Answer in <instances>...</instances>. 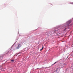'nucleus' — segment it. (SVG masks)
<instances>
[{"label":"nucleus","mask_w":73,"mask_h":73,"mask_svg":"<svg viewBox=\"0 0 73 73\" xmlns=\"http://www.w3.org/2000/svg\"><path fill=\"white\" fill-rule=\"evenodd\" d=\"M60 65H61L62 66V68H63V67H64V66H62V65H64V64H61Z\"/></svg>","instance_id":"5"},{"label":"nucleus","mask_w":73,"mask_h":73,"mask_svg":"<svg viewBox=\"0 0 73 73\" xmlns=\"http://www.w3.org/2000/svg\"><path fill=\"white\" fill-rule=\"evenodd\" d=\"M67 26H66L65 25L64 26L62 27V29H64V31H65V30H66V27Z\"/></svg>","instance_id":"1"},{"label":"nucleus","mask_w":73,"mask_h":73,"mask_svg":"<svg viewBox=\"0 0 73 73\" xmlns=\"http://www.w3.org/2000/svg\"><path fill=\"white\" fill-rule=\"evenodd\" d=\"M1 58H3V57L0 56V58H1Z\"/></svg>","instance_id":"8"},{"label":"nucleus","mask_w":73,"mask_h":73,"mask_svg":"<svg viewBox=\"0 0 73 73\" xmlns=\"http://www.w3.org/2000/svg\"><path fill=\"white\" fill-rule=\"evenodd\" d=\"M14 60H11V61H12V62H14Z\"/></svg>","instance_id":"7"},{"label":"nucleus","mask_w":73,"mask_h":73,"mask_svg":"<svg viewBox=\"0 0 73 73\" xmlns=\"http://www.w3.org/2000/svg\"><path fill=\"white\" fill-rule=\"evenodd\" d=\"M43 48H44V47H43L40 50V51H41V50H42L43 49Z\"/></svg>","instance_id":"4"},{"label":"nucleus","mask_w":73,"mask_h":73,"mask_svg":"<svg viewBox=\"0 0 73 73\" xmlns=\"http://www.w3.org/2000/svg\"><path fill=\"white\" fill-rule=\"evenodd\" d=\"M55 62L54 63L53 65H54V64H56V63H57V62Z\"/></svg>","instance_id":"6"},{"label":"nucleus","mask_w":73,"mask_h":73,"mask_svg":"<svg viewBox=\"0 0 73 73\" xmlns=\"http://www.w3.org/2000/svg\"><path fill=\"white\" fill-rule=\"evenodd\" d=\"M71 23V21H68L67 23V24L68 25V26H69V24H70Z\"/></svg>","instance_id":"2"},{"label":"nucleus","mask_w":73,"mask_h":73,"mask_svg":"<svg viewBox=\"0 0 73 73\" xmlns=\"http://www.w3.org/2000/svg\"><path fill=\"white\" fill-rule=\"evenodd\" d=\"M21 45H20V44L18 45V47H16V49H19V48H20V47H21Z\"/></svg>","instance_id":"3"}]
</instances>
